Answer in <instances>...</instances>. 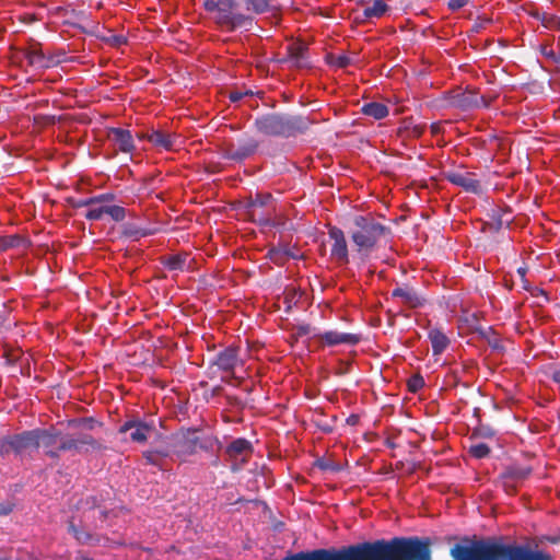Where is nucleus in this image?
<instances>
[{
    "mask_svg": "<svg viewBox=\"0 0 560 560\" xmlns=\"http://www.w3.org/2000/svg\"><path fill=\"white\" fill-rule=\"evenodd\" d=\"M450 555L453 560H553L542 550L529 545L505 544L501 538L464 537L455 544Z\"/></svg>",
    "mask_w": 560,
    "mask_h": 560,
    "instance_id": "f257e3e1",
    "label": "nucleus"
},
{
    "mask_svg": "<svg viewBox=\"0 0 560 560\" xmlns=\"http://www.w3.org/2000/svg\"><path fill=\"white\" fill-rule=\"evenodd\" d=\"M203 8L222 32L232 33L243 27L249 30L254 22L252 15L240 11L236 0H206Z\"/></svg>",
    "mask_w": 560,
    "mask_h": 560,
    "instance_id": "f03ea898",
    "label": "nucleus"
},
{
    "mask_svg": "<svg viewBox=\"0 0 560 560\" xmlns=\"http://www.w3.org/2000/svg\"><path fill=\"white\" fill-rule=\"evenodd\" d=\"M388 229L371 214L357 215L350 231L351 241L355 250L363 256L371 254L385 236Z\"/></svg>",
    "mask_w": 560,
    "mask_h": 560,
    "instance_id": "7ed1b4c3",
    "label": "nucleus"
},
{
    "mask_svg": "<svg viewBox=\"0 0 560 560\" xmlns=\"http://www.w3.org/2000/svg\"><path fill=\"white\" fill-rule=\"evenodd\" d=\"M257 130L265 136L290 137L302 130V120L278 115L262 116L255 121Z\"/></svg>",
    "mask_w": 560,
    "mask_h": 560,
    "instance_id": "20e7f679",
    "label": "nucleus"
},
{
    "mask_svg": "<svg viewBox=\"0 0 560 560\" xmlns=\"http://www.w3.org/2000/svg\"><path fill=\"white\" fill-rule=\"evenodd\" d=\"M253 452L252 443L243 438L233 440L224 451L226 460L230 462L231 469L234 471L242 469L248 463Z\"/></svg>",
    "mask_w": 560,
    "mask_h": 560,
    "instance_id": "39448f33",
    "label": "nucleus"
},
{
    "mask_svg": "<svg viewBox=\"0 0 560 560\" xmlns=\"http://www.w3.org/2000/svg\"><path fill=\"white\" fill-rule=\"evenodd\" d=\"M258 149V141L252 137L240 139L236 143L226 142L222 149L225 159L242 162L252 156Z\"/></svg>",
    "mask_w": 560,
    "mask_h": 560,
    "instance_id": "423d86ee",
    "label": "nucleus"
},
{
    "mask_svg": "<svg viewBox=\"0 0 560 560\" xmlns=\"http://www.w3.org/2000/svg\"><path fill=\"white\" fill-rule=\"evenodd\" d=\"M328 237L330 241V258L339 266L349 264V248L345 232L335 226H328Z\"/></svg>",
    "mask_w": 560,
    "mask_h": 560,
    "instance_id": "0eeeda50",
    "label": "nucleus"
},
{
    "mask_svg": "<svg viewBox=\"0 0 560 560\" xmlns=\"http://www.w3.org/2000/svg\"><path fill=\"white\" fill-rule=\"evenodd\" d=\"M273 211L272 196L270 194H257L247 206V212L254 222L267 225Z\"/></svg>",
    "mask_w": 560,
    "mask_h": 560,
    "instance_id": "6e6552de",
    "label": "nucleus"
},
{
    "mask_svg": "<svg viewBox=\"0 0 560 560\" xmlns=\"http://www.w3.org/2000/svg\"><path fill=\"white\" fill-rule=\"evenodd\" d=\"M91 450H100V443L88 433H81L77 436L61 435L60 443L58 444V450L60 452H75L83 453Z\"/></svg>",
    "mask_w": 560,
    "mask_h": 560,
    "instance_id": "1a4fd4ad",
    "label": "nucleus"
},
{
    "mask_svg": "<svg viewBox=\"0 0 560 560\" xmlns=\"http://www.w3.org/2000/svg\"><path fill=\"white\" fill-rule=\"evenodd\" d=\"M129 431L131 442L144 444L154 431V424L137 418H131L125 421L118 429L120 434H125Z\"/></svg>",
    "mask_w": 560,
    "mask_h": 560,
    "instance_id": "9d476101",
    "label": "nucleus"
},
{
    "mask_svg": "<svg viewBox=\"0 0 560 560\" xmlns=\"http://www.w3.org/2000/svg\"><path fill=\"white\" fill-rule=\"evenodd\" d=\"M36 431V448L43 447L45 454L50 458H59L58 444L61 440V433L56 429L35 430Z\"/></svg>",
    "mask_w": 560,
    "mask_h": 560,
    "instance_id": "9b49d317",
    "label": "nucleus"
},
{
    "mask_svg": "<svg viewBox=\"0 0 560 560\" xmlns=\"http://www.w3.org/2000/svg\"><path fill=\"white\" fill-rule=\"evenodd\" d=\"M139 138L148 140L159 150L173 151L178 144V136L176 133L165 132L163 130H152L147 133H141Z\"/></svg>",
    "mask_w": 560,
    "mask_h": 560,
    "instance_id": "f8f14e48",
    "label": "nucleus"
},
{
    "mask_svg": "<svg viewBox=\"0 0 560 560\" xmlns=\"http://www.w3.org/2000/svg\"><path fill=\"white\" fill-rule=\"evenodd\" d=\"M175 447L179 455L187 456L195 454L198 448L207 450L209 444L207 441H200L195 431L188 430L187 432L177 436Z\"/></svg>",
    "mask_w": 560,
    "mask_h": 560,
    "instance_id": "ddd939ff",
    "label": "nucleus"
},
{
    "mask_svg": "<svg viewBox=\"0 0 560 560\" xmlns=\"http://www.w3.org/2000/svg\"><path fill=\"white\" fill-rule=\"evenodd\" d=\"M107 139L116 150L122 153H132L136 149L133 136L130 130L122 128H109Z\"/></svg>",
    "mask_w": 560,
    "mask_h": 560,
    "instance_id": "4468645a",
    "label": "nucleus"
},
{
    "mask_svg": "<svg viewBox=\"0 0 560 560\" xmlns=\"http://www.w3.org/2000/svg\"><path fill=\"white\" fill-rule=\"evenodd\" d=\"M445 178L453 185L459 186L466 191L474 194L480 191V183L474 173L466 171H451L445 173Z\"/></svg>",
    "mask_w": 560,
    "mask_h": 560,
    "instance_id": "2eb2a0df",
    "label": "nucleus"
},
{
    "mask_svg": "<svg viewBox=\"0 0 560 560\" xmlns=\"http://www.w3.org/2000/svg\"><path fill=\"white\" fill-rule=\"evenodd\" d=\"M315 338L324 346L334 347L339 345L354 346L360 342V336L349 332H339L336 330L324 331L315 335Z\"/></svg>",
    "mask_w": 560,
    "mask_h": 560,
    "instance_id": "dca6fc26",
    "label": "nucleus"
},
{
    "mask_svg": "<svg viewBox=\"0 0 560 560\" xmlns=\"http://www.w3.org/2000/svg\"><path fill=\"white\" fill-rule=\"evenodd\" d=\"M5 446L16 452L18 454L31 447L36 448V431H25L21 434L9 436L4 440L2 448L4 450ZM5 451H8V448H5Z\"/></svg>",
    "mask_w": 560,
    "mask_h": 560,
    "instance_id": "f3484780",
    "label": "nucleus"
},
{
    "mask_svg": "<svg viewBox=\"0 0 560 560\" xmlns=\"http://www.w3.org/2000/svg\"><path fill=\"white\" fill-rule=\"evenodd\" d=\"M213 364L225 373L234 374L235 368L243 364L242 359L238 357V348L228 347L220 351Z\"/></svg>",
    "mask_w": 560,
    "mask_h": 560,
    "instance_id": "a211bd4d",
    "label": "nucleus"
},
{
    "mask_svg": "<svg viewBox=\"0 0 560 560\" xmlns=\"http://www.w3.org/2000/svg\"><path fill=\"white\" fill-rule=\"evenodd\" d=\"M104 214H107L115 222H120L126 218V209L120 206H98L93 207L88 210L85 218L90 221H98L102 220Z\"/></svg>",
    "mask_w": 560,
    "mask_h": 560,
    "instance_id": "6ab92c4d",
    "label": "nucleus"
},
{
    "mask_svg": "<svg viewBox=\"0 0 560 560\" xmlns=\"http://www.w3.org/2000/svg\"><path fill=\"white\" fill-rule=\"evenodd\" d=\"M393 299H399L408 308H419L424 305L425 300L418 292L408 285H398L392 291Z\"/></svg>",
    "mask_w": 560,
    "mask_h": 560,
    "instance_id": "aec40b11",
    "label": "nucleus"
},
{
    "mask_svg": "<svg viewBox=\"0 0 560 560\" xmlns=\"http://www.w3.org/2000/svg\"><path fill=\"white\" fill-rule=\"evenodd\" d=\"M24 57L27 60V63L31 67H34L36 69H45L49 67V59L46 58L44 52L42 51L39 44H31L25 50H24Z\"/></svg>",
    "mask_w": 560,
    "mask_h": 560,
    "instance_id": "412c9836",
    "label": "nucleus"
},
{
    "mask_svg": "<svg viewBox=\"0 0 560 560\" xmlns=\"http://www.w3.org/2000/svg\"><path fill=\"white\" fill-rule=\"evenodd\" d=\"M428 338L434 357L441 355L450 346L448 337L439 328L430 329Z\"/></svg>",
    "mask_w": 560,
    "mask_h": 560,
    "instance_id": "4be33fe9",
    "label": "nucleus"
},
{
    "mask_svg": "<svg viewBox=\"0 0 560 560\" xmlns=\"http://www.w3.org/2000/svg\"><path fill=\"white\" fill-rule=\"evenodd\" d=\"M362 113L378 120L388 115V107L383 103L371 102L363 105Z\"/></svg>",
    "mask_w": 560,
    "mask_h": 560,
    "instance_id": "5701e85b",
    "label": "nucleus"
},
{
    "mask_svg": "<svg viewBox=\"0 0 560 560\" xmlns=\"http://www.w3.org/2000/svg\"><path fill=\"white\" fill-rule=\"evenodd\" d=\"M188 254H175L163 258L162 262L171 271L184 270L187 265Z\"/></svg>",
    "mask_w": 560,
    "mask_h": 560,
    "instance_id": "b1692460",
    "label": "nucleus"
},
{
    "mask_svg": "<svg viewBox=\"0 0 560 560\" xmlns=\"http://www.w3.org/2000/svg\"><path fill=\"white\" fill-rule=\"evenodd\" d=\"M388 11V5L383 0H375L371 7L363 11L364 20L381 19Z\"/></svg>",
    "mask_w": 560,
    "mask_h": 560,
    "instance_id": "393cba45",
    "label": "nucleus"
},
{
    "mask_svg": "<svg viewBox=\"0 0 560 560\" xmlns=\"http://www.w3.org/2000/svg\"><path fill=\"white\" fill-rule=\"evenodd\" d=\"M288 56L296 67H304L305 47L301 44H291L288 46Z\"/></svg>",
    "mask_w": 560,
    "mask_h": 560,
    "instance_id": "a878e982",
    "label": "nucleus"
},
{
    "mask_svg": "<svg viewBox=\"0 0 560 560\" xmlns=\"http://www.w3.org/2000/svg\"><path fill=\"white\" fill-rule=\"evenodd\" d=\"M25 244H26L25 238L18 234L0 236V253L5 252L11 248L20 247Z\"/></svg>",
    "mask_w": 560,
    "mask_h": 560,
    "instance_id": "bb28decb",
    "label": "nucleus"
},
{
    "mask_svg": "<svg viewBox=\"0 0 560 560\" xmlns=\"http://www.w3.org/2000/svg\"><path fill=\"white\" fill-rule=\"evenodd\" d=\"M245 9L255 14H262L270 10L269 0H244Z\"/></svg>",
    "mask_w": 560,
    "mask_h": 560,
    "instance_id": "cd10ccee",
    "label": "nucleus"
},
{
    "mask_svg": "<svg viewBox=\"0 0 560 560\" xmlns=\"http://www.w3.org/2000/svg\"><path fill=\"white\" fill-rule=\"evenodd\" d=\"M490 447L486 443H478L471 445L469 448V454L475 458H485L489 455Z\"/></svg>",
    "mask_w": 560,
    "mask_h": 560,
    "instance_id": "c85d7f7f",
    "label": "nucleus"
},
{
    "mask_svg": "<svg viewBox=\"0 0 560 560\" xmlns=\"http://www.w3.org/2000/svg\"><path fill=\"white\" fill-rule=\"evenodd\" d=\"M424 386V380L421 375H412L408 380V389L411 393H417Z\"/></svg>",
    "mask_w": 560,
    "mask_h": 560,
    "instance_id": "c756f323",
    "label": "nucleus"
},
{
    "mask_svg": "<svg viewBox=\"0 0 560 560\" xmlns=\"http://www.w3.org/2000/svg\"><path fill=\"white\" fill-rule=\"evenodd\" d=\"M154 233H155L154 230H151V229H139V228H129L126 231V235L133 236L136 238H140V237H144V236H148V235H152Z\"/></svg>",
    "mask_w": 560,
    "mask_h": 560,
    "instance_id": "7c9ffc66",
    "label": "nucleus"
},
{
    "mask_svg": "<svg viewBox=\"0 0 560 560\" xmlns=\"http://www.w3.org/2000/svg\"><path fill=\"white\" fill-rule=\"evenodd\" d=\"M329 62L338 68H347L350 65V58L346 55L330 56Z\"/></svg>",
    "mask_w": 560,
    "mask_h": 560,
    "instance_id": "2f4dec72",
    "label": "nucleus"
},
{
    "mask_svg": "<svg viewBox=\"0 0 560 560\" xmlns=\"http://www.w3.org/2000/svg\"><path fill=\"white\" fill-rule=\"evenodd\" d=\"M98 424L93 418H83L80 420L70 421V425H82L84 429L93 430Z\"/></svg>",
    "mask_w": 560,
    "mask_h": 560,
    "instance_id": "473e14b6",
    "label": "nucleus"
},
{
    "mask_svg": "<svg viewBox=\"0 0 560 560\" xmlns=\"http://www.w3.org/2000/svg\"><path fill=\"white\" fill-rule=\"evenodd\" d=\"M94 200H95L96 207L104 206L106 202L114 201L115 195L110 194V192L101 194V195L94 196Z\"/></svg>",
    "mask_w": 560,
    "mask_h": 560,
    "instance_id": "72a5a7b5",
    "label": "nucleus"
},
{
    "mask_svg": "<svg viewBox=\"0 0 560 560\" xmlns=\"http://www.w3.org/2000/svg\"><path fill=\"white\" fill-rule=\"evenodd\" d=\"M108 42L114 47H120V46L127 44V38L122 35H112L108 38Z\"/></svg>",
    "mask_w": 560,
    "mask_h": 560,
    "instance_id": "f704fd0d",
    "label": "nucleus"
},
{
    "mask_svg": "<svg viewBox=\"0 0 560 560\" xmlns=\"http://www.w3.org/2000/svg\"><path fill=\"white\" fill-rule=\"evenodd\" d=\"M546 26L556 31H560V16H549L546 20Z\"/></svg>",
    "mask_w": 560,
    "mask_h": 560,
    "instance_id": "c9c22d12",
    "label": "nucleus"
},
{
    "mask_svg": "<svg viewBox=\"0 0 560 560\" xmlns=\"http://www.w3.org/2000/svg\"><path fill=\"white\" fill-rule=\"evenodd\" d=\"M469 0H450L448 7L451 10L456 11L462 9L468 3Z\"/></svg>",
    "mask_w": 560,
    "mask_h": 560,
    "instance_id": "e433bc0d",
    "label": "nucleus"
},
{
    "mask_svg": "<svg viewBox=\"0 0 560 560\" xmlns=\"http://www.w3.org/2000/svg\"><path fill=\"white\" fill-rule=\"evenodd\" d=\"M529 474H530V469L523 468V469L515 470L513 472V476L515 479L522 480V479H525Z\"/></svg>",
    "mask_w": 560,
    "mask_h": 560,
    "instance_id": "4c0bfd02",
    "label": "nucleus"
},
{
    "mask_svg": "<svg viewBox=\"0 0 560 560\" xmlns=\"http://www.w3.org/2000/svg\"><path fill=\"white\" fill-rule=\"evenodd\" d=\"M143 457L145 458L148 464L158 465L156 456L153 452H144Z\"/></svg>",
    "mask_w": 560,
    "mask_h": 560,
    "instance_id": "58836bf2",
    "label": "nucleus"
},
{
    "mask_svg": "<svg viewBox=\"0 0 560 560\" xmlns=\"http://www.w3.org/2000/svg\"><path fill=\"white\" fill-rule=\"evenodd\" d=\"M78 206L79 207H90V209L93 207H96L94 197L81 200Z\"/></svg>",
    "mask_w": 560,
    "mask_h": 560,
    "instance_id": "ea45409f",
    "label": "nucleus"
},
{
    "mask_svg": "<svg viewBox=\"0 0 560 560\" xmlns=\"http://www.w3.org/2000/svg\"><path fill=\"white\" fill-rule=\"evenodd\" d=\"M526 271H527V270H526V268H524V267H520V268L517 269V275L520 276V278H521L522 282L524 283V284H523V288H524V289H528V287H527V284H526V283H527V281H526V279H525Z\"/></svg>",
    "mask_w": 560,
    "mask_h": 560,
    "instance_id": "a19ab883",
    "label": "nucleus"
},
{
    "mask_svg": "<svg viewBox=\"0 0 560 560\" xmlns=\"http://www.w3.org/2000/svg\"><path fill=\"white\" fill-rule=\"evenodd\" d=\"M552 381L559 386L560 388V365L557 366L552 372Z\"/></svg>",
    "mask_w": 560,
    "mask_h": 560,
    "instance_id": "79ce46f5",
    "label": "nucleus"
},
{
    "mask_svg": "<svg viewBox=\"0 0 560 560\" xmlns=\"http://www.w3.org/2000/svg\"><path fill=\"white\" fill-rule=\"evenodd\" d=\"M423 130H424V127L423 126H415L412 129H411V135L416 138H419L422 136L423 133Z\"/></svg>",
    "mask_w": 560,
    "mask_h": 560,
    "instance_id": "37998d69",
    "label": "nucleus"
},
{
    "mask_svg": "<svg viewBox=\"0 0 560 560\" xmlns=\"http://www.w3.org/2000/svg\"><path fill=\"white\" fill-rule=\"evenodd\" d=\"M310 332H311L310 325H301L298 327V334L300 336H305V335H308Z\"/></svg>",
    "mask_w": 560,
    "mask_h": 560,
    "instance_id": "c03bdc74",
    "label": "nucleus"
},
{
    "mask_svg": "<svg viewBox=\"0 0 560 560\" xmlns=\"http://www.w3.org/2000/svg\"><path fill=\"white\" fill-rule=\"evenodd\" d=\"M240 98H241V94H238V93H233V94H231V100H232L233 102H236V101H238Z\"/></svg>",
    "mask_w": 560,
    "mask_h": 560,
    "instance_id": "a18cd8bd",
    "label": "nucleus"
},
{
    "mask_svg": "<svg viewBox=\"0 0 560 560\" xmlns=\"http://www.w3.org/2000/svg\"><path fill=\"white\" fill-rule=\"evenodd\" d=\"M366 2V0H358V3L363 5Z\"/></svg>",
    "mask_w": 560,
    "mask_h": 560,
    "instance_id": "49530a36",
    "label": "nucleus"
},
{
    "mask_svg": "<svg viewBox=\"0 0 560 560\" xmlns=\"http://www.w3.org/2000/svg\"><path fill=\"white\" fill-rule=\"evenodd\" d=\"M432 131H433V132H436V131H438V127L433 125V126H432Z\"/></svg>",
    "mask_w": 560,
    "mask_h": 560,
    "instance_id": "de8ad7c7",
    "label": "nucleus"
}]
</instances>
